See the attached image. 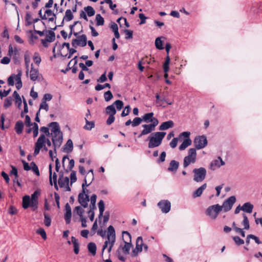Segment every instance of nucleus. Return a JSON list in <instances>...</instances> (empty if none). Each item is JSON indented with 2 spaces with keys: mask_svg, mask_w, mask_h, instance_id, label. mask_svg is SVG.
<instances>
[{
  "mask_svg": "<svg viewBox=\"0 0 262 262\" xmlns=\"http://www.w3.org/2000/svg\"><path fill=\"white\" fill-rule=\"evenodd\" d=\"M37 19H32L31 15L30 13H27L26 15V20L27 22L28 25H30L32 23H35L37 21Z\"/></svg>",
  "mask_w": 262,
  "mask_h": 262,
  "instance_id": "56",
  "label": "nucleus"
},
{
  "mask_svg": "<svg viewBox=\"0 0 262 262\" xmlns=\"http://www.w3.org/2000/svg\"><path fill=\"white\" fill-rule=\"evenodd\" d=\"M86 124L84 126V128L87 130H91L94 127V123L93 122H90L86 119Z\"/></svg>",
  "mask_w": 262,
  "mask_h": 262,
  "instance_id": "62",
  "label": "nucleus"
},
{
  "mask_svg": "<svg viewBox=\"0 0 262 262\" xmlns=\"http://www.w3.org/2000/svg\"><path fill=\"white\" fill-rule=\"evenodd\" d=\"M24 59H25V66H26V69H27L26 73L28 75V73H29V64H30V59L28 55L25 54V57H24Z\"/></svg>",
  "mask_w": 262,
  "mask_h": 262,
  "instance_id": "53",
  "label": "nucleus"
},
{
  "mask_svg": "<svg viewBox=\"0 0 262 262\" xmlns=\"http://www.w3.org/2000/svg\"><path fill=\"white\" fill-rule=\"evenodd\" d=\"M96 199H97V195L96 194H93L90 199L91 201V205H90V208H92L93 209H94L95 207V204L96 202Z\"/></svg>",
  "mask_w": 262,
  "mask_h": 262,
  "instance_id": "49",
  "label": "nucleus"
},
{
  "mask_svg": "<svg viewBox=\"0 0 262 262\" xmlns=\"http://www.w3.org/2000/svg\"><path fill=\"white\" fill-rule=\"evenodd\" d=\"M232 228L236 233H239L242 237H244L245 236V232L244 229L238 228L235 222L232 223Z\"/></svg>",
  "mask_w": 262,
  "mask_h": 262,
  "instance_id": "37",
  "label": "nucleus"
},
{
  "mask_svg": "<svg viewBox=\"0 0 262 262\" xmlns=\"http://www.w3.org/2000/svg\"><path fill=\"white\" fill-rule=\"evenodd\" d=\"M66 213L64 214V219L67 224H69L71 222L72 216L71 208L68 203H67L65 206Z\"/></svg>",
  "mask_w": 262,
  "mask_h": 262,
  "instance_id": "23",
  "label": "nucleus"
},
{
  "mask_svg": "<svg viewBox=\"0 0 262 262\" xmlns=\"http://www.w3.org/2000/svg\"><path fill=\"white\" fill-rule=\"evenodd\" d=\"M207 184L206 183L203 184L199 188H198L195 191L193 192L192 196L194 198L200 196L203 191L206 188Z\"/></svg>",
  "mask_w": 262,
  "mask_h": 262,
  "instance_id": "26",
  "label": "nucleus"
},
{
  "mask_svg": "<svg viewBox=\"0 0 262 262\" xmlns=\"http://www.w3.org/2000/svg\"><path fill=\"white\" fill-rule=\"evenodd\" d=\"M236 200V198L234 195L227 199L224 201L222 205H220L221 210L224 212L230 211L232 208L233 204L235 203Z\"/></svg>",
  "mask_w": 262,
  "mask_h": 262,
  "instance_id": "12",
  "label": "nucleus"
},
{
  "mask_svg": "<svg viewBox=\"0 0 262 262\" xmlns=\"http://www.w3.org/2000/svg\"><path fill=\"white\" fill-rule=\"evenodd\" d=\"M108 88L109 89L111 88V85L109 84V83H105L104 85H101V84H97L96 86H95V90L96 91H100V90H103V89H104L105 88Z\"/></svg>",
  "mask_w": 262,
  "mask_h": 262,
  "instance_id": "59",
  "label": "nucleus"
},
{
  "mask_svg": "<svg viewBox=\"0 0 262 262\" xmlns=\"http://www.w3.org/2000/svg\"><path fill=\"white\" fill-rule=\"evenodd\" d=\"M18 51L16 47L13 48L11 45H10L8 47V55L11 57L16 56L18 54Z\"/></svg>",
  "mask_w": 262,
  "mask_h": 262,
  "instance_id": "35",
  "label": "nucleus"
},
{
  "mask_svg": "<svg viewBox=\"0 0 262 262\" xmlns=\"http://www.w3.org/2000/svg\"><path fill=\"white\" fill-rule=\"evenodd\" d=\"M41 194V190L37 189L35 191L30 197L29 195H25L23 198V207L27 209L29 207L32 208L33 210L37 208L38 204V198Z\"/></svg>",
  "mask_w": 262,
  "mask_h": 262,
  "instance_id": "3",
  "label": "nucleus"
},
{
  "mask_svg": "<svg viewBox=\"0 0 262 262\" xmlns=\"http://www.w3.org/2000/svg\"><path fill=\"white\" fill-rule=\"evenodd\" d=\"M174 126V123L172 120H169L168 121L163 122L159 126V130H164L168 129L170 128L173 127Z\"/></svg>",
  "mask_w": 262,
  "mask_h": 262,
  "instance_id": "24",
  "label": "nucleus"
},
{
  "mask_svg": "<svg viewBox=\"0 0 262 262\" xmlns=\"http://www.w3.org/2000/svg\"><path fill=\"white\" fill-rule=\"evenodd\" d=\"M24 128V123L21 121H18L16 123L15 129L17 134H20Z\"/></svg>",
  "mask_w": 262,
  "mask_h": 262,
  "instance_id": "36",
  "label": "nucleus"
},
{
  "mask_svg": "<svg viewBox=\"0 0 262 262\" xmlns=\"http://www.w3.org/2000/svg\"><path fill=\"white\" fill-rule=\"evenodd\" d=\"M116 237L115 229L113 226L110 225L107 228L106 240L102 246L101 252L102 256L105 249H107L108 256H110V253L116 242Z\"/></svg>",
  "mask_w": 262,
  "mask_h": 262,
  "instance_id": "2",
  "label": "nucleus"
},
{
  "mask_svg": "<svg viewBox=\"0 0 262 262\" xmlns=\"http://www.w3.org/2000/svg\"><path fill=\"white\" fill-rule=\"evenodd\" d=\"M74 211L76 212L77 214L80 216V218L84 217L83 215L84 209L80 206L76 207Z\"/></svg>",
  "mask_w": 262,
  "mask_h": 262,
  "instance_id": "57",
  "label": "nucleus"
},
{
  "mask_svg": "<svg viewBox=\"0 0 262 262\" xmlns=\"http://www.w3.org/2000/svg\"><path fill=\"white\" fill-rule=\"evenodd\" d=\"M45 110L46 112L49 111V107L48 103L45 101H41L39 106V111L40 110Z\"/></svg>",
  "mask_w": 262,
  "mask_h": 262,
  "instance_id": "63",
  "label": "nucleus"
},
{
  "mask_svg": "<svg viewBox=\"0 0 262 262\" xmlns=\"http://www.w3.org/2000/svg\"><path fill=\"white\" fill-rule=\"evenodd\" d=\"M158 125L150 124V123H146L142 125V127H143V129L138 135V138H141L143 136L148 135L149 134L151 133L152 132L155 131L156 127Z\"/></svg>",
  "mask_w": 262,
  "mask_h": 262,
  "instance_id": "14",
  "label": "nucleus"
},
{
  "mask_svg": "<svg viewBox=\"0 0 262 262\" xmlns=\"http://www.w3.org/2000/svg\"><path fill=\"white\" fill-rule=\"evenodd\" d=\"M73 18V15L71 10L68 9L66 11L65 15L63 17V20L67 21L71 20Z\"/></svg>",
  "mask_w": 262,
  "mask_h": 262,
  "instance_id": "42",
  "label": "nucleus"
},
{
  "mask_svg": "<svg viewBox=\"0 0 262 262\" xmlns=\"http://www.w3.org/2000/svg\"><path fill=\"white\" fill-rule=\"evenodd\" d=\"M142 122H143V119L142 118L136 117L134 119L133 121H132V126H137L139 124H140Z\"/></svg>",
  "mask_w": 262,
  "mask_h": 262,
  "instance_id": "47",
  "label": "nucleus"
},
{
  "mask_svg": "<svg viewBox=\"0 0 262 262\" xmlns=\"http://www.w3.org/2000/svg\"><path fill=\"white\" fill-rule=\"evenodd\" d=\"M33 59L34 62L37 66H39L41 62V59L38 53L35 52L34 54Z\"/></svg>",
  "mask_w": 262,
  "mask_h": 262,
  "instance_id": "43",
  "label": "nucleus"
},
{
  "mask_svg": "<svg viewBox=\"0 0 262 262\" xmlns=\"http://www.w3.org/2000/svg\"><path fill=\"white\" fill-rule=\"evenodd\" d=\"M98 205L99 210V218L100 219L103 216V213L105 209V205L104 202L102 200H100L99 202Z\"/></svg>",
  "mask_w": 262,
  "mask_h": 262,
  "instance_id": "39",
  "label": "nucleus"
},
{
  "mask_svg": "<svg viewBox=\"0 0 262 262\" xmlns=\"http://www.w3.org/2000/svg\"><path fill=\"white\" fill-rule=\"evenodd\" d=\"M105 111L106 113L109 115H115L116 113V110L114 104L107 106Z\"/></svg>",
  "mask_w": 262,
  "mask_h": 262,
  "instance_id": "38",
  "label": "nucleus"
},
{
  "mask_svg": "<svg viewBox=\"0 0 262 262\" xmlns=\"http://www.w3.org/2000/svg\"><path fill=\"white\" fill-rule=\"evenodd\" d=\"M17 74H12L8 78V84L9 85L13 86L14 85V80L16 82L15 85L17 90H19L22 88L23 83L21 80L22 75L21 71L19 69L17 70Z\"/></svg>",
  "mask_w": 262,
  "mask_h": 262,
  "instance_id": "5",
  "label": "nucleus"
},
{
  "mask_svg": "<svg viewBox=\"0 0 262 262\" xmlns=\"http://www.w3.org/2000/svg\"><path fill=\"white\" fill-rule=\"evenodd\" d=\"M46 140L47 137L44 134L40 135L38 138L36 142L35 143V148L34 155L37 156L40 152L42 147L46 146Z\"/></svg>",
  "mask_w": 262,
  "mask_h": 262,
  "instance_id": "11",
  "label": "nucleus"
},
{
  "mask_svg": "<svg viewBox=\"0 0 262 262\" xmlns=\"http://www.w3.org/2000/svg\"><path fill=\"white\" fill-rule=\"evenodd\" d=\"M31 169L38 176H39V171L36 164L32 162L31 163Z\"/></svg>",
  "mask_w": 262,
  "mask_h": 262,
  "instance_id": "52",
  "label": "nucleus"
},
{
  "mask_svg": "<svg viewBox=\"0 0 262 262\" xmlns=\"http://www.w3.org/2000/svg\"><path fill=\"white\" fill-rule=\"evenodd\" d=\"M13 97L15 99L16 104L18 105V107H20L21 105V99L19 95L16 91L13 92Z\"/></svg>",
  "mask_w": 262,
  "mask_h": 262,
  "instance_id": "40",
  "label": "nucleus"
},
{
  "mask_svg": "<svg viewBox=\"0 0 262 262\" xmlns=\"http://www.w3.org/2000/svg\"><path fill=\"white\" fill-rule=\"evenodd\" d=\"M12 103V99L11 97L7 98L4 101V106L5 108L9 107Z\"/></svg>",
  "mask_w": 262,
  "mask_h": 262,
  "instance_id": "54",
  "label": "nucleus"
},
{
  "mask_svg": "<svg viewBox=\"0 0 262 262\" xmlns=\"http://www.w3.org/2000/svg\"><path fill=\"white\" fill-rule=\"evenodd\" d=\"M86 45V36L85 35L79 36L77 38L73 39L72 41V45L75 48L78 46L84 47Z\"/></svg>",
  "mask_w": 262,
  "mask_h": 262,
  "instance_id": "16",
  "label": "nucleus"
},
{
  "mask_svg": "<svg viewBox=\"0 0 262 262\" xmlns=\"http://www.w3.org/2000/svg\"><path fill=\"white\" fill-rule=\"evenodd\" d=\"M162 37H159L155 40V46L157 49L159 50H163L164 47L163 46V41L161 40Z\"/></svg>",
  "mask_w": 262,
  "mask_h": 262,
  "instance_id": "41",
  "label": "nucleus"
},
{
  "mask_svg": "<svg viewBox=\"0 0 262 262\" xmlns=\"http://www.w3.org/2000/svg\"><path fill=\"white\" fill-rule=\"evenodd\" d=\"M54 0H49L48 2L45 5V7L42 8L39 12V14L41 15V13L42 11V10H45V9H49L51 8L53 5Z\"/></svg>",
  "mask_w": 262,
  "mask_h": 262,
  "instance_id": "58",
  "label": "nucleus"
},
{
  "mask_svg": "<svg viewBox=\"0 0 262 262\" xmlns=\"http://www.w3.org/2000/svg\"><path fill=\"white\" fill-rule=\"evenodd\" d=\"M113 104H114V106H116L118 110L120 111L122 108L124 104L121 100H117L115 101Z\"/></svg>",
  "mask_w": 262,
  "mask_h": 262,
  "instance_id": "55",
  "label": "nucleus"
},
{
  "mask_svg": "<svg viewBox=\"0 0 262 262\" xmlns=\"http://www.w3.org/2000/svg\"><path fill=\"white\" fill-rule=\"evenodd\" d=\"M36 233H38V234L40 235L43 239H46L47 235H46V231H45V230L43 229L39 228V229H37L36 231Z\"/></svg>",
  "mask_w": 262,
  "mask_h": 262,
  "instance_id": "61",
  "label": "nucleus"
},
{
  "mask_svg": "<svg viewBox=\"0 0 262 262\" xmlns=\"http://www.w3.org/2000/svg\"><path fill=\"white\" fill-rule=\"evenodd\" d=\"M225 164V162L222 160L221 157H218L216 159L213 160L210 164L209 168L212 170H215L220 168L222 166Z\"/></svg>",
  "mask_w": 262,
  "mask_h": 262,
  "instance_id": "18",
  "label": "nucleus"
},
{
  "mask_svg": "<svg viewBox=\"0 0 262 262\" xmlns=\"http://www.w3.org/2000/svg\"><path fill=\"white\" fill-rule=\"evenodd\" d=\"M220 205L215 204L208 207L206 210V214L211 220H215L220 212L222 211Z\"/></svg>",
  "mask_w": 262,
  "mask_h": 262,
  "instance_id": "6",
  "label": "nucleus"
},
{
  "mask_svg": "<svg viewBox=\"0 0 262 262\" xmlns=\"http://www.w3.org/2000/svg\"><path fill=\"white\" fill-rule=\"evenodd\" d=\"M143 247L145 251H147L148 246L143 244V239L141 236H139L136 239V248L132 251V256H137L138 254L141 252L143 250Z\"/></svg>",
  "mask_w": 262,
  "mask_h": 262,
  "instance_id": "9",
  "label": "nucleus"
},
{
  "mask_svg": "<svg viewBox=\"0 0 262 262\" xmlns=\"http://www.w3.org/2000/svg\"><path fill=\"white\" fill-rule=\"evenodd\" d=\"M179 140V138H174L169 143L170 146L172 148H174L177 146Z\"/></svg>",
  "mask_w": 262,
  "mask_h": 262,
  "instance_id": "64",
  "label": "nucleus"
},
{
  "mask_svg": "<svg viewBox=\"0 0 262 262\" xmlns=\"http://www.w3.org/2000/svg\"><path fill=\"white\" fill-rule=\"evenodd\" d=\"M196 159V151L195 148H191L188 151V155L184 158L183 166L187 167L189 164L194 163Z\"/></svg>",
  "mask_w": 262,
  "mask_h": 262,
  "instance_id": "7",
  "label": "nucleus"
},
{
  "mask_svg": "<svg viewBox=\"0 0 262 262\" xmlns=\"http://www.w3.org/2000/svg\"><path fill=\"white\" fill-rule=\"evenodd\" d=\"M96 25L97 26H102L104 24V19L100 14H98L96 16Z\"/></svg>",
  "mask_w": 262,
  "mask_h": 262,
  "instance_id": "46",
  "label": "nucleus"
},
{
  "mask_svg": "<svg viewBox=\"0 0 262 262\" xmlns=\"http://www.w3.org/2000/svg\"><path fill=\"white\" fill-rule=\"evenodd\" d=\"M44 11L43 15H40L43 19L48 20L49 21H53L56 18V15L50 9H45L42 10Z\"/></svg>",
  "mask_w": 262,
  "mask_h": 262,
  "instance_id": "19",
  "label": "nucleus"
},
{
  "mask_svg": "<svg viewBox=\"0 0 262 262\" xmlns=\"http://www.w3.org/2000/svg\"><path fill=\"white\" fill-rule=\"evenodd\" d=\"M51 127V135L52 141L54 147V151L56 154V150L62 144L63 141L62 133L60 132L59 124L56 122H53L50 123Z\"/></svg>",
  "mask_w": 262,
  "mask_h": 262,
  "instance_id": "1",
  "label": "nucleus"
},
{
  "mask_svg": "<svg viewBox=\"0 0 262 262\" xmlns=\"http://www.w3.org/2000/svg\"><path fill=\"white\" fill-rule=\"evenodd\" d=\"M194 173L193 180L196 182H201L205 178L206 175V170L204 167L194 168L193 170Z\"/></svg>",
  "mask_w": 262,
  "mask_h": 262,
  "instance_id": "10",
  "label": "nucleus"
},
{
  "mask_svg": "<svg viewBox=\"0 0 262 262\" xmlns=\"http://www.w3.org/2000/svg\"><path fill=\"white\" fill-rule=\"evenodd\" d=\"M192 144L191 139H184L182 143L179 146L180 150H184Z\"/></svg>",
  "mask_w": 262,
  "mask_h": 262,
  "instance_id": "29",
  "label": "nucleus"
},
{
  "mask_svg": "<svg viewBox=\"0 0 262 262\" xmlns=\"http://www.w3.org/2000/svg\"><path fill=\"white\" fill-rule=\"evenodd\" d=\"M69 179L68 177H64L62 174L59 175L58 184L60 187L66 188L67 190H70L69 186Z\"/></svg>",
  "mask_w": 262,
  "mask_h": 262,
  "instance_id": "22",
  "label": "nucleus"
},
{
  "mask_svg": "<svg viewBox=\"0 0 262 262\" xmlns=\"http://www.w3.org/2000/svg\"><path fill=\"white\" fill-rule=\"evenodd\" d=\"M82 191L78 195V202L83 207L86 208L88 206V203L90 201V199L89 195L86 194V188L83 187V185L82 186Z\"/></svg>",
  "mask_w": 262,
  "mask_h": 262,
  "instance_id": "15",
  "label": "nucleus"
},
{
  "mask_svg": "<svg viewBox=\"0 0 262 262\" xmlns=\"http://www.w3.org/2000/svg\"><path fill=\"white\" fill-rule=\"evenodd\" d=\"M170 58L169 55H167L165 61L163 64V70L164 72L169 71V64L170 63Z\"/></svg>",
  "mask_w": 262,
  "mask_h": 262,
  "instance_id": "45",
  "label": "nucleus"
},
{
  "mask_svg": "<svg viewBox=\"0 0 262 262\" xmlns=\"http://www.w3.org/2000/svg\"><path fill=\"white\" fill-rule=\"evenodd\" d=\"M154 114L152 112L145 114L142 117L143 122H145L146 123H150V124L158 125L159 121L157 118L154 116Z\"/></svg>",
  "mask_w": 262,
  "mask_h": 262,
  "instance_id": "17",
  "label": "nucleus"
},
{
  "mask_svg": "<svg viewBox=\"0 0 262 262\" xmlns=\"http://www.w3.org/2000/svg\"><path fill=\"white\" fill-rule=\"evenodd\" d=\"M84 10L86 12L89 17H91L95 15V11L93 8L91 6H88L84 8Z\"/></svg>",
  "mask_w": 262,
  "mask_h": 262,
  "instance_id": "44",
  "label": "nucleus"
},
{
  "mask_svg": "<svg viewBox=\"0 0 262 262\" xmlns=\"http://www.w3.org/2000/svg\"><path fill=\"white\" fill-rule=\"evenodd\" d=\"M71 242L73 244L74 251L75 254H77L79 252V244L78 239L75 237L72 236L71 238Z\"/></svg>",
  "mask_w": 262,
  "mask_h": 262,
  "instance_id": "32",
  "label": "nucleus"
},
{
  "mask_svg": "<svg viewBox=\"0 0 262 262\" xmlns=\"http://www.w3.org/2000/svg\"><path fill=\"white\" fill-rule=\"evenodd\" d=\"M104 99L106 101H108L111 100L113 97V94L110 91L106 92L104 94Z\"/></svg>",
  "mask_w": 262,
  "mask_h": 262,
  "instance_id": "60",
  "label": "nucleus"
},
{
  "mask_svg": "<svg viewBox=\"0 0 262 262\" xmlns=\"http://www.w3.org/2000/svg\"><path fill=\"white\" fill-rule=\"evenodd\" d=\"M232 238L235 243L238 246L242 245L244 244V241L239 236H233Z\"/></svg>",
  "mask_w": 262,
  "mask_h": 262,
  "instance_id": "51",
  "label": "nucleus"
},
{
  "mask_svg": "<svg viewBox=\"0 0 262 262\" xmlns=\"http://www.w3.org/2000/svg\"><path fill=\"white\" fill-rule=\"evenodd\" d=\"M73 142L71 139H69L64 146L63 151L65 152H70L73 150Z\"/></svg>",
  "mask_w": 262,
  "mask_h": 262,
  "instance_id": "33",
  "label": "nucleus"
},
{
  "mask_svg": "<svg viewBox=\"0 0 262 262\" xmlns=\"http://www.w3.org/2000/svg\"><path fill=\"white\" fill-rule=\"evenodd\" d=\"M31 69L29 72V77L32 81L39 80L41 77L39 73L38 69H35L34 67L33 64L31 65Z\"/></svg>",
  "mask_w": 262,
  "mask_h": 262,
  "instance_id": "21",
  "label": "nucleus"
},
{
  "mask_svg": "<svg viewBox=\"0 0 262 262\" xmlns=\"http://www.w3.org/2000/svg\"><path fill=\"white\" fill-rule=\"evenodd\" d=\"M45 39L49 42L53 41L55 39V33L52 31H46Z\"/></svg>",
  "mask_w": 262,
  "mask_h": 262,
  "instance_id": "28",
  "label": "nucleus"
},
{
  "mask_svg": "<svg viewBox=\"0 0 262 262\" xmlns=\"http://www.w3.org/2000/svg\"><path fill=\"white\" fill-rule=\"evenodd\" d=\"M195 149H201L205 148L208 144L207 137L205 135L198 136L193 140Z\"/></svg>",
  "mask_w": 262,
  "mask_h": 262,
  "instance_id": "8",
  "label": "nucleus"
},
{
  "mask_svg": "<svg viewBox=\"0 0 262 262\" xmlns=\"http://www.w3.org/2000/svg\"><path fill=\"white\" fill-rule=\"evenodd\" d=\"M166 135L165 132H157L151 133L147 138L148 141V147L154 148L159 146Z\"/></svg>",
  "mask_w": 262,
  "mask_h": 262,
  "instance_id": "4",
  "label": "nucleus"
},
{
  "mask_svg": "<svg viewBox=\"0 0 262 262\" xmlns=\"http://www.w3.org/2000/svg\"><path fill=\"white\" fill-rule=\"evenodd\" d=\"M94 173H87L82 186L83 185V187H85V185H90L94 180Z\"/></svg>",
  "mask_w": 262,
  "mask_h": 262,
  "instance_id": "25",
  "label": "nucleus"
},
{
  "mask_svg": "<svg viewBox=\"0 0 262 262\" xmlns=\"http://www.w3.org/2000/svg\"><path fill=\"white\" fill-rule=\"evenodd\" d=\"M43 215H44V217H45V219H44L45 224L46 226L49 227L51 225V217L48 214H47L46 213H44Z\"/></svg>",
  "mask_w": 262,
  "mask_h": 262,
  "instance_id": "48",
  "label": "nucleus"
},
{
  "mask_svg": "<svg viewBox=\"0 0 262 262\" xmlns=\"http://www.w3.org/2000/svg\"><path fill=\"white\" fill-rule=\"evenodd\" d=\"M243 220L241 223V226L243 227L244 230H248L250 228L249 221L248 217L245 214H243Z\"/></svg>",
  "mask_w": 262,
  "mask_h": 262,
  "instance_id": "30",
  "label": "nucleus"
},
{
  "mask_svg": "<svg viewBox=\"0 0 262 262\" xmlns=\"http://www.w3.org/2000/svg\"><path fill=\"white\" fill-rule=\"evenodd\" d=\"M190 132H184L179 135V139H181L182 138H183L184 139H190Z\"/></svg>",
  "mask_w": 262,
  "mask_h": 262,
  "instance_id": "50",
  "label": "nucleus"
},
{
  "mask_svg": "<svg viewBox=\"0 0 262 262\" xmlns=\"http://www.w3.org/2000/svg\"><path fill=\"white\" fill-rule=\"evenodd\" d=\"M124 242L125 245L124 246H120L116 252L119 259L122 261H124L125 260L126 257L121 254V251H122L125 254H128L132 247L131 242Z\"/></svg>",
  "mask_w": 262,
  "mask_h": 262,
  "instance_id": "13",
  "label": "nucleus"
},
{
  "mask_svg": "<svg viewBox=\"0 0 262 262\" xmlns=\"http://www.w3.org/2000/svg\"><path fill=\"white\" fill-rule=\"evenodd\" d=\"M179 166V163L175 160H172L169 164L168 170L170 171H176Z\"/></svg>",
  "mask_w": 262,
  "mask_h": 262,
  "instance_id": "34",
  "label": "nucleus"
},
{
  "mask_svg": "<svg viewBox=\"0 0 262 262\" xmlns=\"http://www.w3.org/2000/svg\"><path fill=\"white\" fill-rule=\"evenodd\" d=\"M253 207L254 206L250 202H247L244 203L242 206V211L248 213H251L252 212Z\"/></svg>",
  "mask_w": 262,
  "mask_h": 262,
  "instance_id": "27",
  "label": "nucleus"
},
{
  "mask_svg": "<svg viewBox=\"0 0 262 262\" xmlns=\"http://www.w3.org/2000/svg\"><path fill=\"white\" fill-rule=\"evenodd\" d=\"M89 252L93 256L96 255L97 247L95 243L91 242L88 245Z\"/></svg>",
  "mask_w": 262,
  "mask_h": 262,
  "instance_id": "31",
  "label": "nucleus"
},
{
  "mask_svg": "<svg viewBox=\"0 0 262 262\" xmlns=\"http://www.w3.org/2000/svg\"><path fill=\"white\" fill-rule=\"evenodd\" d=\"M158 206L163 213H168L171 208V204L168 200H162L158 203Z\"/></svg>",
  "mask_w": 262,
  "mask_h": 262,
  "instance_id": "20",
  "label": "nucleus"
}]
</instances>
